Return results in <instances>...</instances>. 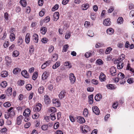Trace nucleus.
<instances>
[{
  "mask_svg": "<svg viewBox=\"0 0 134 134\" xmlns=\"http://www.w3.org/2000/svg\"><path fill=\"white\" fill-rule=\"evenodd\" d=\"M71 36L70 33V32L66 33L65 36V37L66 39H69Z\"/></svg>",
  "mask_w": 134,
  "mask_h": 134,
  "instance_id": "nucleus-55",
  "label": "nucleus"
},
{
  "mask_svg": "<svg viewBox=\"0 0 134 134\" xmlns=\"http://www.w3.org/2000/svg\"><path fill=\"white\" fill-rule=\"evenodd\" d=\"M5 59L6 61V64L7 65H8L11 63L12 62L11 59L9 57L7 56L5 57Z\"/></svg>",
  "mask_w": 134,
  "mask_h": 134,
  "instance_id": "nucleus-18",
  "label": "nucleus"
},
{
  "mask_svg": "<svg viewBox=\"0 0 134 134\" xmlns=\"http://www.w3.org/2000/svg\"><path fill=\"white\" fill-rule=\"evenodd\" d=\"M31 124L29 122H27L24 125L25 128H27L30 126Z\"/></svg>",
  "mask_w": 134,
  "mask_h": 134,
  "instance_id": "nucleus-64",
  "label": "nucleus"
},
{
  "mask_svg": "<svg viewBox=\"0 0 134 134\" xmlns=\"http://www.w3.org/2000/svg\"><path fill=\"white\" fill-rule=\"evenodd\" d=\"M19 54V52L16 50L14 51L13 52L12 56L13 57H17Z\"/></svg>",
  "mask_w": 134,
  "mask_h": 134,
  "instance_id": "nucleus-35",
  "label": "nucleus"
},
{
  "mask_svg": "<svg viewBox=\"0 0 134 134\" xmlns=\"http://www.w3.org/2000/svg\"><path fill=\"white\" fill-rule=\"evenodd\" d=\"M32 40L35 43H37L38 41V36L37 34H34L32 36Z\"/></svg>",
  "mask_w": 134,
  "mask_h": 134,
  "instance_id": "nucleus-8",
  "label": "nucleus"
},
{
  "mask_svg": "<svg viewBox=\"0 0 134 134\" xmlns=\"http://www.w3.org/2000/svg\"><path fill=\"white\" fill-rule=\"evenodd\" d=\"M21 74L25 78H28L29 77L28 73L25 70H23L21 72Z\"/></svg>",
  "mask_w": 134,
  "mask_h": 134,
  "instance_id": "nucleus-14",
  "label": "nucleus"
},
{
  "mask_svg": "<svg viewBox=\"0 0 134 134\" xmlns=\"http://www.w3.org/2000/svg\"><path fill=\"white\" fill-rule=\"evenodd\" d=\"M8 75V72L6 71H3L1 73V76L2 77H5L7 76Z\"/></svg>",
  "mask_w": 134,
  "mask_h": 134,
  "instance_id": "nucleus-22",
  "label": "nucleus"
},
{
  "mask_svg": "<svg viewBox=\"0 0 134 134\" xmlns=\"http://www.w3.org/2000/svg\"><path fill=\"white\" fill-rule=\"evenodd\" d=\"M60 65V63L59 62H57L53 66V68L54 69H55L57 68Z\"/></svg>",
  "mask_w": 134,
  "mask_h": 134,
  "instance_id": "nucleus-32",
  "label": "nucleus"
},
{
  "mask_svg": "<svg viewBox=\"0 0 134 134\" xmlns=\"http://www.w3.org/2000/svg\"><path fill=\"white\" fill-rule=\"evenodd\" d=\"M30 34L29 33H27L25 36V41L27 43H29L30 41Z\"/></svg>",
  "mask_w": 134,
  "mask_h": 134,
  "instance_id": "nucleus-16",
  "label": "nucleus"
},
{
  "mask_svg": "<svg viewBox=\"0 0 134 134\" xmlns=\"http://www.w3.org/2000/svg\"><path fill=\"white\" fill-rule=\"evenodd\" d=\"M102 98V96L100 94H97L95 97V99L97 101H99Z\"/></svg>",
  "mask_w": 134,
  "mask_h": 134,
  "instance_id": "nucleus-23",
  "label": "nucleus"
},
{
  "mask_svg": "<svg viewBox=\"0 0 134 134\" xmlns=\"http://www.w3.org/2000/svg\"><path fill=\"white\" fill-rule=\"evenodd\" d=\"M100 80L101 81H104L105 80V76L103 73H101L99 77Z\"/></svg>",
  "mask_w": 134,
  "mask_h": 134,
  "instance_id": "nucleus-19",
  "label": "nucleus"
},
{
  "mask_svg": "<svg viewBox=\"0 0 134 134\" xmlns=\"http://www.w3.org/2000/svg\"><path fill=\"white\" fill-rule=\"evenodd\" d=\"M77 121L80 123H82L85 122L84 119L80 116H78L77 117Z\"/></svg>",
  "mask_w": 134,
  "mask_h": 134,
  "instance_id": "nucleus-10",
  "label": "nucleus"
},
{
  "mask_svg": "<svg viewBox=\"0 0 134 134\" xmlns=\"http://www.w3.org/2000/svg\"><path fill=\"white\" fill-rule=\"evenodd\" d=\"M87 35L89 36L93 37L94 35V33L93 31L90 30L87 33Z\"/></svg>",
  "mask_w": 134,
  "mask_h": 134,
  "instance_id": "nucleus-39",
  "label": "nucleus"
},
{
  "mask_svg": "<svg viewBox=\"0 0 134 134\" xmlns=\"http://www.w3.org/2000/svg\"><path fill=\"white\" fill-rule=\"evenodd\" d=\"M41 108V104H37L36 106L34 107L33 109L34 111L37 112L40 111Z\"/></svg>",
  "mask_w": 134,
  "mask_h": 134,
  "instance_id": "nucleus-1",
  "label": "nucleus"
},
{
  "mask_svg": "<svg viewBox=\"0 0 134 134\" xmlns=\"http://www.w3.org/2000/svg\"><path fill=\"white\" fill-rule=\"evenodd\" d=\"M48 128V126L47 125H43L41 127V128L43 130H47Z\"/></svg>",
  "mask_w": 134,
  "mask_h": 134,
  "instance_id": "nucleus-58",
  "label": "nucleus"
},
{
  "mask_svg": "<svg viewBox=\"0 0 134 134\" xmlns=\"http://www.w3.org/2000/svg\"><path fill=\"white\" fill-rule=\"evenodd\" d=\"M52 102L54 104V105L56 107H59L60 106V103L58 99H53L52 100Z\"/></svg>",
  "mask_w": 134,
  "mask_h": 134,
  "instance_id": "nucleus-3",
  "label": "nucleus"
},
{
  "mask_svg": "<svg viewBox=\"0 0 134 134\" xmlns=\"http://www.w3.org/2000/svg\"><path fill=\"white\" fill-rule=\"evenodd\" d=\"M69 79L71 83L72 84L74 83L75 82L76 78L73 73H71L70 74Z\"/></svg>",
  "mask_w": 134,
  "mask_h": 134,
  "instance_id": "nucleus-4",
  "label": "nucleus"
},
{
  "mask_svg": "<svg viewBox=\"0 0 134 134\" xmlns=\"http://www.w3.org/2000/svg\"><path fill=\"white\" fill-rule=\"evenodd\" d=\"M48 41V40L46 38H43L42 39L41 41L43 43H46Z\"/></svg>",
  "mask_w": 134,
  "mask_h": 134,
  "instance_id": "nucleus-60",
  "label": "nucleus"
},
{
  "mask_svg": "<svg viewBox=\"0 0 134 134\" xmlns=\"http://www.w3.org/2000/svg\"><path fill=\"white\" fill-rule=\"evenodd\" d=\"M68 45L67 44L64 45L63 47L62 52H65L67 51V49L68 48Z\"/></svg>",
  "mask_w": 134,
  "mask_h": 134,
  "instance_id": "nucleus-42",
  "label": "nucleus"
},
{
  "mask_svg": "<svg viewBox=\"0 0 134 134\" xmlns=\"http://www.w3.org/2000/svg\"><path fill=\"white\" fill-rule=\"evenodd\" d=\"M59 14L58 12H55L53 16V20L54 21H57L59 19Z\"/></svg>",
  "mask_w": 134,
  "mask_h": 134,
  "instance_id": "nucleus-11",
  "label": "nucleus"
},
{
  "mask_svg": "<svg viewBox=\"0 0 134 134\" xmlns=\"http://www.w3.org/2000/svg\"><path fill=\"white\" fill-rule=\"evenodd\" d=\"M112 50V48H111V47H108L105 51V54H107L109 53Z\"/></svg>",
  "mask_w": 134,
  "mask_h": 134,
  "instance_id": "nucleus-52",
  "label": "nucleus"
},
{
  "mask_svg": "<svg viewBox=\"0 0 134 134\" xmlns=\"http://www.w3.org/2000/svg\"><path fill=\"white\" fill-rule=\"evenodd\" d=\"M107 87L109 89H114V85L112 84H108L107 85Z\"/></svg>",
  "mask_w": 134,
  "mask_h": 134,
  "instance_id": "nucleus-37",
  "label": "nucleus"
},
{
  "mask_svg": "<svg viewBox=\"0 0 134 134\" xmlns=\"http://www.w3.org/2000/svg\"><path fill=\"white\" fill-rule=\"evenodd\" d=\"M20 3L24 7H25L27 5V3L25 0H21Z\"/></svg>",
  "mask_w": 134,
  "mask_h": 134,
  "instance_id": "nucleus-27",
  "label": "nucleus"
},
{
  "mask_svg": "<svg viewBox=\"0 0 134 134\" xmlns=\"http://www.w3.org/2000/svg\"><path fill=\"white\" fill-rule=\"evenodd\" d=\"M103 24L105 26H109L111 24L110 18L105 19L103 21Z\"/></svg>",
  "mask_w": 134,
  "mask_h": 134,
  "instance_id": "nucleus-2",
  "label": "nucleus"
},
{
  "mask_svg": "<svg viewBox=\"0 0 134 134\" xmlns=\"http://www.w3.org/2000/svg\"><path fill=\"white\" fill-rule=\"evenodd\" d=\"M97 64L99 65H102L103 64V62L100 59H98L96 61Z\"/></svg>",
  "mask_w": 134,
  "mask_h": 134,
  "instance_id": "nucleus-44",
  "label": "nucleus"
},
{
  "mask_svg": "<svg viewBox=\"0 0 134 134\" xmlns=\"http://www.w3.org/2000/svg\"><path fill=\"white\" fill-rule=\"evenodd\" d=\"M9 113L10 117L11 118H12L15 115V111L14 110H12Z\"/></svg>",
  "mask_w": 134,
  "mask_h": 134,
  "instance_id": "nucleus-46",
  "label": "nucleus"
},
{
  "mask_svg": "<svg viewBox=\"0 0 134 134\" xmlns=\"http://www.w3.org/2000/svg\"><path fill=\"white\" fill-rule=\"evenodd\" d=\"M89 7V5L88 4H83L82 5V7L84 8H82L83 10H86Z\"/></svg>",
  "mask_w": 134,
  "mask_h": 134,
  "instance_id": "nucleus-30",
  "label": "nucleus"
},
{
  "mask_svg": "<svg viewBox=\"0 0 134 134\" xmlns=\"http://www.w3.org/2000/svg\"><path fill=\"white\" fill-rule=\"evenodd\" d=\"M20 69L19 68H16L13 71V73L14 74H17L18 73L20 72Z\"/></svg>",
  "mask_w": 134,
  "mask_h": 134,
  "instance_id": "nucleus-31",
  "label": "nucleus"
},
{
  "mask_svg": "<svg viewBox=\"0 0 134 134\" xmlns=\"http://www.w3.org/2000/svg\"><path fill=\"white\" fill-rule=\"evenodd\" d=\"M39 116V114L38 113H36L34 115H32V118L34 119H37Z\"/></svg>",
  "mask_w": 134,
  "mask_h": 134,
  "instance_id": "nucleus-54",
  "label": "nucleus"
},
{
  "mask_svg": "<svg viewBox=\"0 0 134 134\" xmlns=\"http://www.w3.org/2000/svg\"><path fill=\"white\" fill-rule=\"evenodd\" d=\"M88 101L90 104H92L93 102V95L91 94L88 97Z\"/></svg>",
  "mask_w": 134,
  "mask_h": 134,
  "instance_id": "nucleus-20",
  "label": "nucleus"
},
{
  "mask_svg": "<svg viewBox=\"0 0 134 134\" xmlns=\"http://www.w3.org/2000/svg\"><path fill=\"white\" fill-rule=\"evenodd\" d=\"M34 49L32 46H31L30 47L29 52L31 54L33 53L34 51Z\"/></svg>",
  "mask_w": 134,
  "mask_h": 134,
  "instance_id": "nucleus-47",
  "label": "nucleus"
},
{
  "mask_svg": "<svg viewBox=\"0 0 134 134\" xmlns=\"http://www.w3.org/2000/svg\"><path fill=\"white\" fill-rule=\"evenodd\" d=\"M43 89L44 88L43 86H41L39 87L38 88V93L40 94H42L43 92Z\"/></svg>",
  "mask_w": 134,
  "mask_h": 134,
  "instance_id": "nucleus-40",
  "label": "nucleus"
},
{
  "mask_svg": "<svg viewBox=\"0 0 134 134\" xmlns=\"http://www.w3.org/2000/svg\"><path fill=\"white\" fill-rule=\"evenodd\" d=\"M26 88L27 90H30L32 88V86L30 84H27L26 86Z\"/></svg>",
  "mask_w": 134,
  "mask_h": 134,
  "instance_id": "nucleus-53",
  "label": "nucleus"
},
{
  "mask_svg": "<svg viewBox=\"0 0 134 134\" xmlns=\"http://www.w3.org/2000/svg\"><path fill=\"white\" fill-rule=\"evenodd\" d=\"M30 110L29 109H26L24 111L23 115L25 117H27L29 116L30 114Z\"/></svg>",
  "mask_w": 134,
  "mask_h": 134,
  "instance_id": "nucleus-5",
  "label": "nucleus"
},
{
  "mask_svg": "<svg viewBox=\"0 0 134 134\" xmlns=\"http://www.w3.org/2000/svg\"><path fill=\"white\" fill-rule=\"evenodd\" d=\"M65 92L64 91H62L59 94L58 96L60 99H62L64 98L65 96Z\"/></svg>",
  "mask_w": 134,
  "mask_h": 134,
  "instance_id": "nucleus-17",
  "label": "nucleus"
},
{
  "mask_svg": "<svg viewBox=\"0 0 134 134\" xmlns=\"http://www.w3.org/2000/svg\"><path fill=\"white\" fill-rule=\"evenodd\" d=\"M47 31V29L46 27H41L40 30L41 32L43 35L45 34Z\"/></svg>",
  "mask_w": 134,
  "mask_h": 134,
  "instance_id": "nucleus-21",
  "label": "nucleus"
},
{
  "mask_svg": "<svg viewBox=\"0 0 134 134\" xmlns=\"http://www.w3.org/2000/svg\"><path fill=\"white\" fill-rule=\"evenodd\" d=\"M38 74V73L36 71L34 73L32 76V78L33 80H35L37 79Z\"/></svg>",
  "mask_w": 134,
  "mask_h": 134,
  "instance_id": "nucleus-34",
  "label": "nucleus"
},
{
  "mask_svg": "<svg viewBox=\"0 0 134 134\" xmlns=\"http://www.w3.org/2000/svg\"><path fill=\"white\" fill-rule=\"evenodd\" d=\"M107 32L108 34H112L114 32V30L112 28L108 29L107 30Z\"/></svg>",
  "mask_w": 134,
  "mask_h": 134,
  "instance_id": "nucleus-33",
  "label": "nucleus"
},
{
  "mask_svg": "<svg viewBox=\"0 0 134 134\" xmlns=\"http://www.w3.org/2000/svg\"><path fill=\"white\" fill-rule=\"evenodd\" d=\"M82 131L85 133H87L90 130V128L87 125H85L83 126Z\"/></svg>",
  "mask_w": 134,
  "mask_h": 134,
  "instance_id": "nucleus-13",
  "label": "nucleus"
},
{
  "mask_svg": "<svg viewBox=\"0 0 134 134\" xmlns=\"http://www.w3.org/2000/svg\"><path fill=\"white\" fill-rule=\"evenodd\" d=\"M59 7V5L58 4H56L53 7V8H52V11H54L55 10L57 9Z\"/></svg>",
  "mask_w": 134,
  "mask_h": 134,
  "instance_id": "nucleus-45",
  "label": "nucleus"
},
{
  "mask_svg": "<svg viewBox=\"0 0 134 134\" xmlns=\"http://www.w3.org/2000/svg\"><path fill=\"white\" fill-rule=\"evenodd\" d=\"M114 10V8L113 7H111L108 9V12L109 13H111Z\"/></svg>",
  "mask_w": 134,
  "mask_h": 134,
  "instance_id": "nucleus-62",
  "label": "nucleus"
},
{
  "mask_svg": "<svg viewBox=\"0 0 134 134\" xmlns=\"http://www.w3.org/2000/svg\"><path fill=\"white\" fill-rule=\"evenodd\" d=\"M10 38L11 41H13L15 39V35L13 33H11L10 36Z\"/></svg>",
  "mask_w": 134,
  "mask_h": 134,
  "instance_id": "nucleus-38",
  "label": "nucleus"
},
{
  "mask_svg": "<svg viewBox=\"0 0 134 134\" xmlns=\"http://www.w3.org/2000/svg\"><path fill=\"white\" fill-rule=\"evenodd\" d=\"M50 19L49 17L48 16H47L43 20V21L46 23H48Z\"/></svg>",
  "mask_w": 134,
  "mask_h": 134,
  "instance_id": "nucleus-51",
  "label": "nucleus"
},
{
  "mask_svg": "<svg viewBox=\"0 0 134 134\" xmlns=\"http://www.w3.org/2000/svg\"><path fill=\"white\" fill-rule=\"evenodd\" d=\"M123 63L122 62H120L117 64V68L119 69H121L123 68Z\"/></svg>",
  "mask_w": 134,
  "mask_h": 134,
  "instance_id": "nucleus-26",
  "label": "nucleus"
},
{
  "mask_svg": "<svg viewBox=\"0 0 134 134\" xmlns=\"http://www.w3.org/2000/svg\"><path fill=\"white\" fill-rule=\"evenodd\" d=\"M58 58V56L57 54H54L53 55V58L52 59V61H54L56 60Z\"/></svg>",
  "mask_w": 134,
  "mask_h": 134,
  "instance_id": "nucleus-36",
  "label": "nucleus"
},
{
  "mask_svg": "<svg viewBox=\"0 0 134 134\" xmlns=\"http://www.w3.org/2000/svg\"><path fill=\"white\" fill-rule=\"evenodd\" d=\"M125 77L124 74L121 72H119L118 75V78L120 80H122Z\"/></svg>",
  "mask_w": 134,
  "mask_h": 134,
  "instance_id": "nucleus-25",
  "label": "nucleus"
},
{
  "mask_svg": "<svg viewBox=\"0 0 134 134\" xmlns=\"http://www.w3.org/2000/svg\"><path fill=\"white\" fill-rule=\"evenodd\" d=\"M23 118V116L22 115H20L17 118L16 124L18 125H20L22 122V120Z\"/></svg>",
  "mask_w": 134,
  "mask_h": 134,
  "instance_id": "nucleus-12",
  "label": "nucleus"
},
{
  "mask_svg": "<svg viewBox=\"0 0 134 134\" xmlns=\"http://www.w3.org/2000/svg\"><path fill=\"white\" fill-rule=\"evenodd\" d=\"M54 49V48L53 46H51L49 48L48 51L49 53H51L52 52Z\"/></svg>",
  "mask_w": 134,
  "mask_h": 134,
  "instance_id": "nucleus-56",
  "label": "nucleus"
},
{
  "mask_svg": "<svg viewBox=\"0 0 134 134\" xmlns=\"http://www.w3.org/2000/svg\"><path fill=\"white\" fill-rule=\"evenodd\" d=\"M88 110L87 108H85L83 111V114L85 116L87 117L88 115Z\"/></svg>",
  "mask_w": 134,
  "mask_h": 134,
  "instance_id": "nucleus-28",
  "label": "nucleus"
},
{
  "mask_svg": "<svg viewBox=\"0 0 134 134\" xmlns=\"http://www.w3.org/2000/svg\"><path fill=\"white\" fill-rule=\"evenodd\" d=\"M44 100L45 103L47 104H49L51 102L50 99L47 95H45L44 96Z\"/></svg>",
  "mask_w": 134,
  "mask_h": 134,
  "instance_id": "nucleus-7",
  "label": "nucleus"
},
{
  "mask_svg": "<svg viewBox=\"0 0 134 134\" xmlns=\"http://www.w3.org/2000/svg\"><path fill=\"white\" fill-rule=\"evenodd\" d=\"M49 75V72L47 71H44L43 73L42 78L43 80H45L48 77Z\"/></svg>",
  "mask_w": 134,
  "mask_h": 134,
  "instance_id": "nucleus-9",
  "label": "nucleus"
},
{
  "mask_svg": "<svg viewBox=\"0 0 134 134\" xmlns=\"http://www.w3.org/2000/svg\"><path fill=\"white\" fill-rule=\"evenodd\" d=\"M116 69L114 67H112L110 68V72L112 76H115L116 75Z\"/></svg>",
  "mask_w": 134,
  "mask_h": 134,
  "instance_id": "nucleus-15",
  "label": "nucleus"
},
{
  "mask_svg": "<svg viewBox=\"0 0 134 134\" xmlns=\"http://www.w3.org/2000/svg\"><path fill=\"white\" fill-rule=\"evenodd\" d=\"M93 112L96 115H98L100 113L99 108L96 106H94L92 107Z\"/></svg>",
  "mask_w": 134,
  "mask_h": 134,
  "instance_id": "nucleus-6",
  "label": "nucleus"
},
{
  "mask_svg": "<svg viewBox=\"0 0 134 134\" xmlns=\"http://www.w3.org/2000/svg\"><path fill=\"white\" fill-rule=\"evenodd\" d=\"M92 54L89 52H86L85 55V56L87 58H88L89 57L91 56Z\"/></svg>",
  "mask_w": 134,
  "mask_h": 134,
  "instance_id": "nucleus-48",
  "label": "nucleus"
},
{
  "mask_svg": "<svg viewBox=\"0 0 134 134\" xmlns=\"http://www.w3.org/2000/svg\"><path fill=\"white\" fill-rule=\"evenodd\" d=\"M133 79L132 78H130L129 79L127 80V82L129 84H131L133 82Z\"/></svg>",
  "mask_w": 134,
  "mask_h": 134,
  "instance_id": "nucleus-57",
  "label": "nucleus"
},
{
  "mask_svg": "<svg viewBox=\"0 0 134 134\" xmlns=\"http://www.w3.org/2000/svg\"><path fill=\"white\" fill-rule=\"evenodd\" d=\"M3 105L5 107H8L10 106V104L9 103L7 102L4 103Z\"/></svg>",
  "mask_w": 134,
  "mask_h": 134,
  "instance_id": "nucleus-59",
  "label": "nucleus"
},
{
  "mask_svg": "<svg viewBox=\"0 0 134 134\" xmlns=\"http://www.w3.org/2000/svg\"><path fill=\"white\" fill-rule=\"evenodd\" d=\"M130 65L129 64H128L127 65V67L126 68V70H129L131 71L132 72H134V70H133V69L131 68L130 66Z\"/></svg>",
  "mask_w": 134,
  "mask_h": 134,
  "instance_id": "nucleus-43",
  "label": "nucleus"
},
{
  "mask_svg": "<svg viewBox=\"0 0 134 134\" xmlns=\"http://www.w3.org/2000/svg\"><path fill=\"white\" fill-rule=\"evenodd\" d=\"M12 88H8L6 91V93L8 96L11 95L12 94Z\"/></svg>",
  "mask_w": 134,
  "mask_h": 134,
  "instance_id": "nucleus-29",
  "label": "nucleus"
},
{
  "mask_svg": "<svg viewBox=\"0 0 134 134\" xmlns=\"http://www.w3.org/2000/svg\"><path fill=\"white\" fill-rule=\"evenodd\" d=\"M91 81L92 82L94 85H97L98 83V81L97 80L93 79Z\"/></svg>",
  "mask_w": 134,
  "mask_h": 134,
  "instance_id": "nucleus-61",
  "label": "nucleus"
},
{
  "mask_svg": "<svg viewBox=\"0 0 134 134\" xmlns=\"http://www.w3.org/2000/svg\"><path fill=\"white\" fill-rule=\"evenodd\" d=\"M7 85V83L5 81L2 82L1 84V86L3 88L5 87Z\"/></svg>",
  "mask_w": 134,
  "mask_h": 134,
  "instance_id": "nucleus-49",
  "label": "nucleus"
},
{
  "mask_svg": "<svg viewBox=\"0 0 134 134\" xmlns=\"http://www.w3.org/2000/svg\"><path fill=\"white\" fill-rule=\"evenodd\" d=\"M87 91L88 92H92L94 90V88L93 87H88L87 88Z\"/></svg>",
  "mask_w": 134,
  "mask_h": 134,
  "instance_id": "nucleus-63",
  "label": "nucleus"
},
{
  "mask_svg": "<svg viewBox=\"0 0 134 134\" xmlns=\"http://www.w3.org/2000/svg\"><path fill=\"white\" fill-rule=\"evenodd\" d=\"M56 111V109L54 107H52L50 108L49 110L50 112L54 113Z\"/></svg>",
  "mask_w": 134,
  "mask_h": 134,
  "instance_id": "nucleus-41",
  "label": "nucleus"
},
{
  "mask_svg": "<svg viewBox=\"0 0 134 134\" xmlns=\"http://www.w3.org/2000/svg\"><path fill=\"white\" fill-rule=\"evenodd\" d=\"M51 119L52 120H54L56 119L55 116V114L54 113H52L50 115Z\"/></svg>",
  "mask_w": 134,
  "mask_h": 134,
  "instance_id": "nucleus-50",
  "label": "nucleus"
},
{
  "mask_svg": "<svg viewBox=\"0 0 134 134\" xmlns=\"http://www.w3.org/2000/svg\"><path fill=\"white\" fill-rule=\"evenodd\" d=\"M123 19L122 17H120L117 20V22L119 24H122L123 22Z\"/></svg>",
  "mask_w": 134,
  "mask_h": 134,
  "instance_id": "nucleus-24",
  "label": "nucleus"
}]
</instances>
